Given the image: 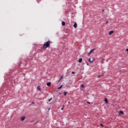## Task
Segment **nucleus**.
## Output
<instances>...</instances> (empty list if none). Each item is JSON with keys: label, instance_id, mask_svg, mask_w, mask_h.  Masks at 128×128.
<instances>
[{"label": "nucleus", "instance_id": "27", "mask_svg": "<svg viewBox=\"0 0 128 128\" xmlns=\"http://www.w3.org/2000/svg\"><path fill=\"white\" fill-rule=\"evenodd\" d=\"M32 104H34V102H32Z\"/></svg>", "mask_w": 128, "mask_h": 128}, {"label": "nucleus", "instance_id": "11", "mask_svg": "<svg viewBox=\"0 0 128 128\" xmlns=\"http://www.w3.org/2000/svg\"><path fill=\"white\" fill-rule=\"evenodd\" d=\"M62 88V85H61L59 88H58V90H60Z\"/></svg>", "mask_w": 128, "mask_h": 128}, {"label": "nucleus", "instance_id": "12", "mask_svg": "<svg viewBox=\"0 0 128 128\" xmlns=\"http://www.w3.org/2000/svg\"><path fill=\"white\" fill-rule=\"evenodd\" d=\"M68 94V92H64V96H66V94Z\"/></svg>", "mask_w": 128, "mask_h": 128}, {"label": "nucleus", "instance_id": "16", "mask_svg": "<svg viewBox=\"0 0 128 128\" xmlns=\"http://www.w3.org/2000/svg\"><path fill=\"white\" fill-rule=\"evenodd\" d=\"M52 100V98H50L48 100V102H50L51 100Z\"/></svg>", "mask_w": 128, "mask_h": 128}, {"label": "nucleus", "instance_id": "10", "mask_svg": "<svg viewBox=\"0 0 128 128\" xmlns=\"http://www.w3.org/2000/svg\"><path fill=\"white\" fill-rule=\"evenodd\" d=\"M94 50H96V48H94V49H92V50H90V52H94Z\"/></svg>", "mask_w": 128, "mask_h": 128}, {"label": "nucleus", "instance_id": "2", "mask_svg": "<svg viewBox=\"0 0 128 128\" xmlns=\"http://www.w3.org/2000/svg\"><path fill=\"white\" fill-rule=\"evenodd\" d=\"M74 28H78V24L76 22L74 23Z\"/></svg>", "mask_w": 128, "mask_h": 128}, {"label": "nucleus", "instance_id": "18", "mask_svg": "<svg viewBox=\"0 0 128 128\" xmlns=\"http://www.w3.org/2000/svg\"><path fill=\"white\" fill-rule=\"evenodd\" d=\"M64 106H63V107L62 108H61L62 110H64Z\"/></svg>", "mask_w": 128, "mask_h": 128}, {"label": "nucleus", "instance_id": "28", "mask_svg": "<svg viewBox=\"0 0 128 128\" xmlns=\"http://www.w3.org/2000/svg\"><path fill=\"white\" fill-rule=\"evenodd\" d=\"M60 82V79L59 80H58V82Z\"/></svg>", "mask_w": 128, "mask_h": 128}, {"label": "nucleus", "instance_id": "25", "mask_svg": "<svg viewBox=\"0 0 128 128\" xmlns=\"http://www.w3.org/2000/svg\"><path fill=\"white\" fill-rule=\"evenodd\" d=\"M87 104H90V102H87Z\"/></svg>", "mask_w": 128, "mask_h": 128}, {"label": "nucleus", "instance_id": "26", "mask_svg": "<svg viewBox=\"0 0 128 128\" xmlns=\"http://www.w3.org/2000/svg\"><path fill=\"white\" fill-rule=\"evenodd\" d=\"M98 78H100V75H99V76H98Z\"/></svg>", "mask_w": 128, "mask_h": 128}, {"label": "nucleus", "instance_id": "19", "mask_svg": "<svg viewBox=\"0 0 128 128\" xmlns=\"http://www.w3.org/2000/svg\"><path fill=\"white\" fill-rule=\"evenodd\" d=\"M100 126H102V128H104V124H100Z\"/></svg>", "mask_w": 128, "mask_h": 128}, {"label": "nucleus", "instance_id": "14", "mask_svg": "<svg viewBox=\"0 0 128 128\" xmlns=\"http://www.w3.org/2000/svg\"><path fill=\"white\" fill-rule=\"evenodd\" d=\"M120 114H124L122 111H120Z\"/></svg>", "mask_w": 128, "mask_h": 128}, {"label": "nucleus", "instance_id": "29", "mask_svg": "<svg viewBox=\"0 0 128 128\" xmlns=\"http://www.w3.org/2000/svg\"><path fill=\"white\" fill-rule=\"evenodd\" d=\"M68 103L70 104V102H68Z\"/></svg>", "mask_w": 128, "mask_h": 128}, {"label": "nucleus", "instance_id": "1", "mask_svg": "<svg viewBox=\"0 0 128 128\" xmlns=\"http://www.w3.org/2000/svg\"><path fill=\"white\" fill-rule=\"evenodd\" d=\"M50 41H48L47 42H45L42 46L44 48H50Z\"/></svg>", "mask_w": 128, "mask_h": 128}, {"label": "nucleus", "instance_id": "20", "mask_svg": "<svg viewBox=\"0 0 128 128\" xmlns=\"http://www.w3.org/2000/svg\"><path fill=\"white\" fill-rule=\"evenodd\" d=\"M90 54H92V52H90L88 53V56H90Z\"/></svg>", "mask_w": 128, "mask_h": 128}, {"label": "nucleus", "instance_id": "5", "mask_svg": "<svg viewBox=\"0 0 128 128\" xmlns=\"http://www.w3.org/2000/svg\"><path fill=\"white\" fill-rule=\"evenodd\" d=\"M112 34H114V31L111 30V31H110V32H109V35H110V36H112Z\"/></svg>", "mask_w": 128, "mask_h": 128}, {"label": "nucleus", "instance_id": "4", "mask_svg": "<svg viewBox=\"0 0 128 128\" xmlns=\"http://www.w3.org/2000/svg\"><path fill=\"white\" fill-rule=\"evenodd\" d=\"M50 84H52V83L50 82H48L46 84V86H50Z\"/></svg>", "mask_w": 128, "mask_h": 128}, {"label": "nucleus", "instance_id": "21", "mask_svg": "<svg viewBox=\"0 0 128 128\" xmlns=\"http://www.w3.org/2000/svg\"><path fill=\"white\" fill-rule=\"evenodd\" d=\"M62 76L61 78H60V80H62Z\"/></svg>", "mask_w": 128, "mask_h": 128}, {"label": "nucleus", "instance_id": "17", "mask_svg": "<svg viewBox=\"0 0 128 128\" xmlns=\"http://www.w3.org/2000/svg\"><path fill=\"white\" fill-rule=\"evenodd\" d=\"M108 24V21H107L106 22V24Z\"/></svg>", "mask_w": 128, "mask_h": 128}, {"label": "nucleus", "instance_id": "3", "mask_svg": "<svg viewBox=\"0 0 128 128\" xmlns=\"http://www.w3.org/2000/svg\"><path fill=\"white\" fill-rule=\"evenodd\" d=\"M25 118H26V116H22V117L20 118V120H22V122H23V120H25Z\"/></svg>", "mask_w": 128, "mask_h": 128}, {"label": "nucleus", "instance_id": "15", "mask_svg": "<svg viewBox=\"0 0 128 128\" xmlns=\"http://www.w3.org/2000/svg\"><path fill=\"white\" fill-rule=\"evenodd\" d=\"M37 90H40V86H38V87L37 88Z\"/></svg>", "mask_w": 128, "mask_h": 128}, {"label": "nucleus", "instance_id": "22", "mask_svg": "<svg viewBox=\"0 0 128 128\" xmlns=\"http://www.w3.org/2000/svg\"><path fill=\"white\" fill-rule=\"evenodd\" d=\"M126 52H128V48L126 49Z\"/></svg>", "mask_w": 128, "mask_h": 128}, {"label": "nucleus", "instance_id": "13", "mask_svg": "<svg viewBox=\"0 0 128 128\" xmlns=\"http://www.w3.org/2000/svg\"><path fill=\"white\" fill-rule=\"evenodd\" d=\"M80 87L84 88V84H81Z\"/></svg>", "mask_w": 128, "mask_h": 128}, {"label": "nucleus", "instance_id": "8", "mask_svg": "<svg viewBox=\"0 0 128 128\" xmlns=\"http://www.w3.org/2000/svg\"><path fill=\"white\" fill-rule=\"evenodd\" d=\"M88 62H89L92 63V62H94V60H90V58L88 59Z\"/></svg>", "mask_w": 128, "mask_h": 128}, {"label": "nucleus", "instance_id": "7", "mask_svg": "<svg viewBox=\"0 0 128 128\" xmlns=\"http://www.w3.org/2000/svg\"><path fill=\"white\" fill-rule=\"evenodd\" d=\"M104 102H105L106 104H108V99H106V98H104Z\"/></svg>", "mask_w": 128, "mask_h": 128}, {"label": "nucleus", "instance_id": "9", "mask_svg": "<svg viewBox=\"0 0 128 128\" xmlns=\"http://www.w3.org/2000/svg\"><path fill=\"white\" fill-rule=\"evenodd\" d=\"M62 26H66V22H62Z\"/></svg>", "mask_w": 128, "mask_h": 128}, {"label": "nucleus", "instance_id": "24", "mask_svg": "<svg viewBox=\"0 0 128 128\" xmlns=\"http://www.w3.org/2000/svg\"><path fill=\"white\" fill-rule=\"evenodd\" d=\"M72 74H74V72H72Z\"/></svg>", "mask_w": 128, "mask_h": 128}, {"label": "nucleus", "instance_id": "6", "mask_svg": "<svg viewBox=\"0 0 128 128\" xmlns=\"http://www.w3.org/2000/svg\"><path fill=\"white\" fill-rule=\"evenodd\" d=\"M82 62V58H80L78 60V62Z\"/></svg>", "mask_w": 128, "mask_h": 128}, {"label": "nucleus", "instance_id": "23", "mask_svg": "<svg viewBox=\"0 0 128 128\" xmlns=\"http://www.w3.org/2000/svg\"><path fill=\"white\" fill-rule=\"evenodd\" d=\"M86 64L87 66H88V62H86Z\"/></svg>", "mask_w": 128, "mask_h": 128}]
</instances>
